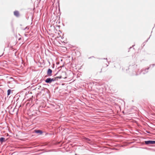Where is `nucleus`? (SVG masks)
I'll return each instance as SVG.
<instances>
[{
    "label": "nucleus",
    "instance_id": "obj_1",
    "mask_svg": "<svg viewBox=\"0 0 155 155\" xmlns=\"http://www.w3.org/2000/svg\"><path fill=\"white\" fill-rule=\"evenodd\" d=\"M145 143L146 144H155V141L154 140H148L145 141Z\"/></svg>",
    "mask_w": 155,
    "mask_h": 155
},
{
    "label": "nucleus",
    "instance_id": "obj_2",
    "mask_svg": "<svg viewBox=\"0 0 155 155\" xmlns=\"http://www.w3.org/2000/svg\"><path fill=\"white\" fill-rule=\"evenodd\" d=\"M52 72V70L50 69H49L48 70V71H47V74H48V75L49 76L51 75Z\"/></svg>",
    "mask_w": 155,
    "mask_h": 155
},
{
    "label": "nucleus",
    "instance_id": "obj_3",
    "mask_svg": "<svg viewBox=\"0 0 155 155\" xmlns=\"http://www.w3.org/2000/svg\"><path fill=\"white\" fill-rule=\"evenodd\" d=\"M14 15L17 17H18L19 16V12L18 11H15L14 12Z\"/></svg>",
    "mask_w": 155,
    "mask_h": 155
},
{
    "label": "nucleus",
    "instance_id": "obj_4",
    "mask_svg": "<svg viewBox=\"0 0 155 155\" xmlns=\"http://www.w3.org/2000/svg\"><path fill=\"white\" fill-rule=\"evenodd\" d=\"M45 81L47 83H51V78H48L45 80Z\"/></svg>",
    "mask_w": 155,
    "mask_h": 155
},
{
    "label": "nucleus",
    "instance_id": "obj_5",
    "mask_svg": "<svg viewBox=\"0 0 155 155\" xmlns=\"http://www.w3.org/2000/svg\"><path fill=\"white\" fill-rule=\"evenodd\" d=\"M55 78H57V79H58V78L61 79L62 78H66V77L63 75H61L59 76L56 77H55Z\"/></svg>",
    "mask_w": 155,
    "mask_h": 155
},
{
    "label": "nucleus",
    "instance_id": "obj_6",
    "mask_svg": "<svg viewBox=\"0 0 155 155\" xmlns=\"http://www.w3.org/2000/svg\"><path fill=\"white\" fill-rule=\"evenodd\" d=\"M35 132L37 133H40V134H42V132L40 130H35Z\"/></svg>",
    "mask_w": 155,
    "mask_h": 155
},
{
    "label": "nucleus",
    "instance_id": "obj_7",
    "mask_svg": "<svg viewBox=\"0 0 155 155\" xmlns=\"http://www.w3.org/2000/svg\"><path fill=\"white\" fill-rule=\"evenodd\" d=\"M5 141V138L4 137H1L0 138V141L2 142Z\"/></svg>",
    "mask_w": 155,
    "mask_h": 155
},
{
    "label": "nucleus",
    "instance_id": "obj_8",
    "mask_svg": "<svg viewBox=\"0 0 155 155\" xmlns=\"http://www.w3.org/2000/svg\"><path fill=\"white\" fill-rule=\"evenodd\" d=\"M58 80V79H57V78L54 77L52 78H51V82L54 81H56V80Z\"/></svg>",
    "mask_w": 155,
    "mask_h": 155
},
{
    "label": "nucleus",
    "instance_id": "obj_9",
    "mask_svg": "<svg viewBox=\"0 0 155 155\" xmlns=\"http://www.w3.org/2000/svg\"><path fill=\"white\" fill-rule=\"evenodd\" d=\"M11 92V90L10 89H9L7 91V94L8 95H9L10 94Z\"/></svg>",
    "mask_w": 155,
    "mask_h": 155
},
{
    "label": "nucleus",
    "instance_id": "obj_10",
    "mask_svg": "<svg viewBox=\"0 0 155 155\" xmlns=\"http://www.w3.org/2000/svg\"><path fill=\"white\" fill-rule=\"evenodd\" d=\"M85 139L87 141H90V140L88 138H85Z\"/></svg>",
    "mask_w": 155,
    "mask_h": 155
},
{
    "label": "nucleus",
    "instance_id": "obj_11",
    "mask_svg": "<svg viewBox=\"0 0 155 155\" xmlns=\"http://www.w3.org/2000/svg\"><path fill=\"white\" fill-rule=\"evenodd\" d=\"M29 29V28H28L27 27H26L25 29V30L26 29Z\"/></svg>",
    "mask_w": 155,
    "mask_h": 155
},
{
    "label": "nucleus",
    "instance_id": "obj_12",
    "mask_svg": "<svg viewBox=\"0 0 155 155\" xmlns=\"http://www.w3.org/2000/svg\"><path fill=\"white\" fill-rule=\"evenodd\" d=\"M62 74H66V72H62Z\"/></svg>",
    "mask_w": 155,
    "mask_h": 155
}]
</instances>
